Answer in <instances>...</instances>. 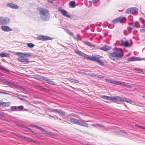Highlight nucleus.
Wrapping results in <instances>:
<instances>
[{
	"instance_id": "obj_1",
	"label": "nucleus",
	"mask_w": 145,
	"mask_h": 145,
	"mask_svg": "<svg viewBox=\"0 0 145 145\" xmlns=\"http://www.w3.org/2000/svg\"><path fill=\"white\" fill-rule=\"evenodd\" d=\"M123 54L124 52L121 48L115 47L113 52L108 54V56L111 60L115 61L122 58Z\"/></svg>"
},
{
	"instance_id": "obj_2",
	"label": "nucleus",
	"mask_w": 145,
	"mask_h": 145,
	"mask_svg": "<svg viewBox=\"0 0 145 145\" xmlns=\"http://www.w3.org/2000/svg\"><path fill=\"white\" fill-rule=\"evenodd\" d=\"M39 10L40 17L42 20L47 21L49 19L50 15L48 9L40 8Z\"/></svg>"
},
{
	"instance_id": "obj_3",
	"label": "nucleus",
	"mask_w": 145,
	"mask_h": 145,
	"mask_svg": "<svg viewBox=\"0 0 145 145\" xmlns=\"http://www.w3.org/2000/svg\"><path fill=\"white\" fill-rule=\"evenodd\" d=\"M105 80L108 82L112 84L121 85L128 88L131 87V86L130 85L126 84L125 83L123 82L117 80H114L111 79H105Z\"/></svg>"
},
{
	"instance_id": "obj_4",
	"label": "nucleus",
	"mask_w": 145,
	"mask_h": 145,
	"mask_svg": "<svg viewBox=\"0 0 145 145\" xmlns=\"http://www.w3.org/2000/svg\"><path fill=\"white\" fill-rule=\"evenodd\" d=\"M10 110L12 111H19L27 110V109H24V107L22 106H11Z\"/></svg>"
},
{
	"instance_id": "obj_5",
	"label": "nucleus",
	"mask_w": 145,
	"mask_h": 145,
	"mask_svg": "<svg viewBox=\"0 0 145 145\" xmlns=\"http://www.w3.org/2000/svg\"><path fill=\"white\" fill-rule=\"evenodd\" d=\"M101 97L105 99L112 101V102H114L115 101H117V96L111 97L106 95H102L101 96Z\"/></svg>"
},
{
	"instance_id": "obj_6",
	"label": "nucleus",
	"mask_w": 145,
	"mask_h": 145,
	"mask_svg": "<svg viewBox=\"0 0 145 145\" xmlns=\"http://www.w3.org/2000/svg\"><path fill=\"white\" fill-rule=\"evenodd\" d=\"M117 101L121 102H125L130 104H132L133 103V101L130 99L123 97H120L118 96H117Z\"/></svg>"
},
{
	"instance_id": "obj_7",
	"label": "nucleus",
	"mask_w": 145,
	"mask_h": 145,
	"mask_svg": "<svg viewBox=\"0 0 145 145\" xmlns=\"http://www.w3.org/2000/svg\"><path fill=\"white\" fill-rule=\"evenodd\" d=\"M38 78L40 79H42L44 80L47 83L49 84L52 85H55V83L53 81H51L50 79H48L47 77L44 76H38Z\"/></svg>"
},
{
	"instance_id": "obj_8",
	"label": "nucleus",
	"mask_w": 145,
	"mask_h": 145,
	"mask_svg": "<svg viewBox=\"0 0 145 145\" xmlns=\"http://www.w3.org/2000/svg\"><path fill=\"white\" fill-rule=\"evenodd\" d=\"M126 19L125 18L121 17L113 20L112 23L114 24H116L119 22L123 23L125 21Z\"/></svg>"
},
{
	"instance_id": "obj_9",
	"label": "nucleus",
	"mask_w": 145,
	"mask_h": 145,
	"mask_svg": "<svg viewBox=\"0 0 145 145\" xmlns=\"http://www.w3.org/2000/svg\"><path fill=\"white\" fill-rule=\"evenodd\" d=\"M138 10V9L137 8L133 7L127 9L126 11V12L127 13L134 14L137 12Z\"/></svg>"
},
{
	"instance_id": "obj_10",
	"label": "nucleus",
	"mask_w": 145,
	"mask_h": 145,
	"mask_svg": "<svg viewBox=\"0 0 145 145\" xmlns=\"http://www.w3.org/2000/svg\"><path fill=\"white\" fill-rule=\"evenodd\" d=\"M18 61L23 62L24 64L28 63L29 61V59L26 57L20 56L18 58Z\"/></svg>"
},
{
	"instance_id": "obj_11",
	"label": "nucleus",
	"mask_w": 145,
	"mask_h": 145,
	"mask_svg": "<svg viewBox=\"0 0 145 145\" xmlns=\"http://www.w3.org/2000/svg\"><path fill=\"white\" fill-rule=\"evenodd\" d=\"M6 5L11 8L16 9L18 8V6L17 5L13 4L12 2L7 3L6 4Z\"/></svg>"
},
{
	"instance_id": "obj_12",
	"label": "nucleus",
	"mask_w": 145,
	"mask_h": 145,
	"mask_svg": "<svg viewBox=\"0 0 145 145\" xmlns=\"http://www.w3.org/2000/svg\"><path fill=\"white\" fill-rule=\"evenodd\" d=\"M1 29L2 31L5 32H8L12 31V29L7 25H2L1 26Z\"/></svg>"
},
{
	"instance_id": "obj_13",
	"label": "nucleus",
	"mask_w": 145,
	"mask_h": 145,
	"mask_svg": "<svg viewBox=\"0 0 145 145\" xmlns=\"http://www.w3.org/2000/svg\"><path fill=\"white\" fill-rule=\"evenodd\" d=\"M10 22V20L8 18L2 16V25H7Z\"/></svg>"
},
{
	"instance_id": "obj_14",
	"label": "nucleus",
	"mask_w": 145,
	"mask_h": 145,
	"mask_svg": "<svg viewBox=\"0 0 145 145\" xmlns=\"http://www.w3.org/2000/svg\"><path fill=\"white\" fill-rule=\"evenodd\" d=\"M37 38L39 40H42L43 41L51 39V38L50 37L46 36H43L42 35L38 36L37 37Z\"/></svg>"
},
{
	"instance_id": "obj_15",
	"label": "nucleus",
	"mask_w": 145,
	"mask_h": 145,
	"mask_svg": "<svg viewBox=\"0 0 145 145\" xmlns=\"http://www.w3.org/2000/svg\"><path fill=\"white\" fill-rule=\"evenodd\" d=\"M58 10L62 14L63 16L70 18H71L70 16L67 14V12L66 10L63 9H59Z\"/></svg>"
},
{
	"instance_id": "obj_16",
	"label": "nucleus",
	"mask_w": 145,
	"mask_h": 145,
	"mask_svg": "<svg viewBox=\"0 0 145 145\" xmlns=\"http://www.w3.org/2000/svg\"><path fill=\"white\" fill-rule=\"evenodd\" d=\"M98 56H97L96 57H91L87 55V56H86V58L88 60H90L92 61H97L98 59V58H99Z\"/></svg>"
},
{
	"instance_id": "obj_17",
	"label": "nucleus",
	"mask_w": 145,
	"mask_h": 145,
	"mask_svg": "<svg viewBox=\"0 0 145 145\" xmlns=\"http://www.w3.org/2000/svg\"><path fill=\"white\" fill-rule=\"evenodd\" d=\"M10 105V102H4L0 101V106L5 107L9 106Z\"/></svg>"
},
{
	"instance_id": "obj_18",
	"label": "nucleus",
	"mask_w": 145,
	"mask_h": 145,
	"mask_svg": "<svg viewBox=\"0 0 145 145\" xmlns=\"http://www.w3.org/2000/svg\"><path fill=\"white\" fill-rule=\"evenodd\" d=\"M74 52L78 54L79 56H82V57H84V58H86V56H87V55L85 54V53L82 52H81L78 50H75Z\"/></svg>"
},
{
	"instance_id": "obj_19",
	"label": "nucleus",
	"mask_w": 145,
	"mask_h": 145,
	"mask_svg": "<svg viewBox=\"0 0 145 145\" xmlns=\"http://www.w3.org/2000/svg\"><path fill=\"white\" fill-rule=\"evenodd\" d=\"M141 22L142 25H141V27L143 28H145V20H142L141 21ZM140 31L141 32H145V29H140Z\"/></svg>"
},
{
	"instance_id": "obj_20",
	"label": "nucleus",
	"mask_w": 145,
	"mask_h": 145,
	"mask_svg": "<svg viewBox=\"0 0 145 145\" xmlns=\"http://www.w3.org/2000/svg\"><path fill=\"white\" fill-rule=\"evenodd\" d=\"M53 110L62 116H64L66 114L65 112H63L61 110H58L56 109H53Z\"/></svg>"
},
{
	"instance_id": "obj_21",
	"label": "nucleus",
	"mask_w": 145,
	"mask_h": 145,
	"mask_svg": "<svg viewBox=\"0 0 145 145\" xmlns=\"http://www.w3.org/2000/svg\"><path fill=\"white\" fill-rule=\"evenodd\" d=\"M78 122V125L83 126L86 127H88V125L87 123H85L82 121H80L79 120Z\"/></svg>"
},
{
	"instance_id": "obj_22",
	"label": "nucleus",
	"mask_w": 145,
	"mask_h": 145,
	"mask_svg": "<svg viewBox=\"0 0 145 145\" xmlns=\"http://www.w3.org/2000/svg\"><path fill=\"white\" fill-rule=\"evenodd\" d=\"M111 48V47L110 46H104L101 48V49L102 50L106 51L110 50Z\"/></svg>"
},
{
	"instance_id": "obj_23",
	"label": "nucleus",
	"mask_w": 145,
	"mask_h": 145,
	"mask_svg": "<svg viewBox=\"0 0 145 145\" xmlns=\"http://www.w3.org/2000/svg\"><path fill=\"white\" fill-rule=\"evenodd\" d=\"M121 44L120 45H130L129 43L127 40H122L120 42Z\"/></svg>"
},
{
	"instance_id": "obj_24",
	"label": "nucleus",
	"mask_w": 145,
	"mask_h": 145,
	"mask_svg": "<svg viewBox=\"0 0 145 145\" xmlns=\"http://www.w3.org/2000/svg\"><path fill=\"white\" fill-rule=\"evenodd\" d=\"M9 55L8 53L1 52L0 53V57H8Z\"/></svg>"
},
{
	"instance_id": "obj_25",
	"label": "nucleus",
	"mask_w": 145,
	"mask_h": 145,
	"mask_svg": "<svg viewBox=\"0 0 145 145\" xmlns=\"http://www.w3.org/2000/svg\"><path fill=\"white\" fill-rule=\"evenodd\" d=\"M70 120L71 122H72L74 124H77V125L79 122V120L74 118H70Z\"/></svg>"
},
{
	"instance_id": "obj_26",
	"label": "nucleus",
	"mask_w": 145,
	"mask_h": 145,
	"mask_svg": "<svg viewBox=\"0 0 145 145\" xmlns=\"http://www.w3.org/2000/svg\"><path fill=\"white\" fill-rule=\"evenodd\" d=\"M119 131H120V134L121 135L124 136H126L127 135V133L125 131L121 130H120Z\"/></svg>"
},
{
	"instance_id": "obj_27",
	"label": "nucleus",
	"mask_w": 145,
	"mask_h": 145,
	"mask_svg": "<svg viewBox=\"0 0 145 145\" xmlns=\"http://www.w3.org/2000/svg\"><path fill=\"white\" fill-rule=\"evenodd\" d=\"M17 136L18 137H19L22 139H26L28 140V139H29V138H28L26 137L22 136L19 134H18L17 135Z\"/></svg>"
},
{
	"instance_id": "obj_28",
	"label": "nucleus",
	"mask_w": 145,
	"mask_h": 145,
	"mask_svg": "<svg viewBox=\"0 0 145 145\" xmlns=\"http://www.w3.org/2000/svg\"><path fill=\"white\" fill-rule=\"evenodd\" d=\"M70 5L72 6V8L75 7L76 6L75 2L74 1H71L69 3Z\"/></svg>"
},
{
	"instance_id": "obj_29",
	"label": "nucleus",
	"mask_w": 145,
	"mask_h": 145,
	"mask_svg": "<svg viewBox=\"0 0 145 145\" xmlns=\"http://www.w3.org/2000/svg\"><path fill=\"white\" fill-rule=\"evenodd\" d=\"M135 57H130L128 58L127 60L129 61H135Z\"/></svg>"
},
{
	"instance_id": "obj_30",
	"label": "nucleus",
	"mask_w": 145,
	"mask_h": 145,
	"mask_svg": "<svg viewBox=\"0 0 145 145\" xmlns=\"http://www.w3.org/2000/svg\"><path fill=\"white\" fill-rule=\"evenodd\" d=\"M11 88H13L15 87H17L18 86L14 84L11 82H10L8 85Z\"/></svg>"
},
{
	"instance_id": "obj_31",
	"label": "nucleus",
	"mask_w": 145,
	"mask_h": 145,
	"mask_svg": "<svg viewBox=\"0 0 145 145\" xmlns=\"http://www.w3.org/2000/svg\"><path fill=\"white\" fill-rule=\"evenodd\" d=\"M38 88L41 91H45L46 89L44 88L43 87L40 86H37Z\"/></svg>"
},
{
	"instance_id": "obj_32",
	"label": "nucleus",
	"mask_w": 145,
	"mask_h": 145,
	"mask_svg": "<svg viewBox=\"0 0 145 145\" xmlns=\"http://www.w3.org/2000/svg\"><path fill=\"white\" fill-rule=\"evenodd\" d=\"M22 55L27 57H29L31 56V55L30 53H23Z\"/></svg>"
},
{
	"instance_id": "obj_33",
	"label": "nucleus",
	"mask_w": 145,
	"mask_h": 145,
	"mask_svg": "<svg viewBox=\"0 0 145 145\" xmlns=\"http://www.w3.org/2000/svg\"><path fill=\"white\" fill-rule=\"evenodd\" d=\"M24 128L25 130L27 131H31V132L32 130L30 128H28L26 127H24Z\"/></svg>"
},
{
	"instance_id": "obj_34",
	"label": "nucleus",
	"mask_w": 145,
	"mask_h": 145,
	"mask_svg": "<svg viewBox=\"0 0 145 145\" xmlns=\"http://www.w3.org/2000/svg\"><path fill=\"white\" fill-rule=\"evenodd\" d=\"M67 33L73 37V34L69 30L67 29L66 30Z\"/></svg>"
},
{
	"instance_id": "obj_35",
	"label": "nucleus",
	"mask_w": 145,
	"mask_h": 145,
	"mask_svg": "<svg viewBox=\"0 0 145 145\" xmlns=\"http://www.w3.org/2000/svg\"><path fill=\"white\" fill-rule=\"evenodd\" d=\"M38 129H39L41 131H42V132H44V133H47L46 132V131L45 130L43 129L42 128V127H40V126H39V128H38Z\"/></svg>"
},
{
	"instance_id": "obj_36",
	"label": "nucleus",
	"mask_w": 145,
	"mask_h": 145,
	"mask_svg": "<svg viewBox=\"0 0 145 145\" xmlns=\"http://www.w3.org/2000/svg\"><path fill=\"white\" fill-rule=\"evenodd\" d=\"M38 129H39L41 131H42V132H44V133H47L46 132V131L45 130L43 129L42 128V127H40V126H39V128H38Z\"/></svg>"
},
{
	"instance_id": "obj_37",
	"label": "nucleus",
	"mask_w": 145,
	"mask_h": 145,
	"mask_svg": "<svg viewBox=\"0 0 145 145\" xmlns=\"http://www.w3.org/2000/svg\"><path fill=\"white\" fill-rule=\"evenodd\" d=\"M134 70L136 71H140L142 72H144L143 70V69H140V68H135L134 69Z\"/></svg>"
},
{
	"instance_id": "obj_38",
	"label": "nucleus",
	"mask_w": 145,
	"mask_h": 145,
	"mask_svg": "<svg viewBox=\"0 0 145 145\" xmlns=\"http://www.w3.org/2000/svg\"><path fill=\"white\" fill-rule=\"evenodd\" d=\"M97 62L99 64L101 65H103L104 63L101 61L100 60H99L98 59L97 61Z\"/></svg>"
},
{
	"instance_id": "obj_39",
	"label": "nucleus",
	"mask_w": 145,
	"mask_h": 145,
	"mask_svg": "<svg viewBox=\"0 0 145 145\" xmlns=\"http://www.w3.org/2000/svg\"><path fill=\"white\" fill-rule=\"evenodd\" d=\"M135 58H135V61H139V60H145V59H141V58L140 57H135Z\"/></svg>"
},
{
	"instance_id": "obj_40",
	"label": "nucleus",
	"mask_w": 145,
	"mask_h": 145,
	"mask_svg": "<svg viewBox=\"0 0 145 145\" xmlns=\"http://www.w3.org/2000/svg\"><path fill=\"white\" fill-rule=\"evenodd\" d=\"M71 81L72 82H75L76 83H78L79 82V81L77 80L72 79H71Z\"/></svg>"
},
{
	"instance_id": "obj_41",
	"label": "nucleus",
	"mask_w": 145,
	"mask_h": 145,
	"mask_svg": "<svg viewBox=\"0 0 145 145\" xmlns=\"http://www.w3.org/2000/svg\"><path fill=\"white\" fill-rule=\"evenodd\" d=\"M0 69H1L3 70H4L6 71H7V72L9 71L8 70L6 69L5 68L1 66L0 65Z\"/></svg>"
},
{
	"instance_id": "obj_42",
	"label": "nucleus",
	"mask_w": 145,
	"mask_h": 145,
	"mask_svg": "<svg viewBox=\"0 0 145 145\" xmlns=\"http://www.w3.org/2000/svg\"><path fill=\"white\" fill-rule=\"evenodd\" d=\"M134 26L136 27H139V24L138 22H136L134 25Z\"/></svg>"
},
{
	"instance_id": "obj_43",
	"label": "nucleus",
	"mask_w": 145,
	"mask_h": 145,
	"mask_svg": "<svg viewBox=\"0 0 145 145\" xmlns=\"http://www.w3.org/2000/svg\"><path fill=\"white\" fill-rule=\"evenodd\" d=\"M92 1L94 3H97L99 2V0H92Z\"/></svg>"
},
{
	"instance_id": "obj_44",
	"label": "nucleus",
	"mask_w": 145,
	"mask_h": 145,
	"mask_svg": "<svg viewBox=\"0 0 145 145\" xmlns=\"http://www.w3.org/2000/svg\"><path fill=\"white\" fill-rule=\"evenodd\" d=\"M135 126L138 127L143 129H145V127H143L141 125H135Z\"/></svg>"
},
{
	"instance_id": "obj_45",
	"label": "nucleus",
	"mask_w": 145,
	"mask_h": 145,
	"mask_svg": "<svg viewBox=\"0 0 145 145\" xmlns=\"http://www.w3.org/2000/svg\"><path fill=\"white\" fill-rule=\"evenodd\" d=\"M84 44L86 45H93L92 44H90L88 42H84Z\"/></svg>"
},
{
	"instance_id": "obj_46",
	"label": "nucleus",
	"mask_w": 145,
	"mask_h": 145,
	"mask_svg": "<svg viewBox=\"0 0 145 145\" xmlns=\"http://www.w3.org/2000/svg\"><path fill=\"white\" fill-rule=\"evenodd\" d=\"M10 82H8L7 81H5L4 82V83L6 85H9V83Z\"/></svg>"
},
{
	"instance_id": "obj_47",
	"label": "nucleus",
	"mask_w": 145,
	"mask_h": 145,
	"mask_svg": "<svg viewBox=\"0 0 145 145\" xmlns=\"http://www.w3.org/2000/svg\"><path fill=\"white\" fill-rule=\"evenodd\" d=\"M76 37H77V40H81V38L80 37L79 35H77V36H76Z\"/></svg>"
},
{
	"instance_id": "obj_48",
	"label": "nucleus",
	"mask_w": 145,
	"mask_h": 145,
	"mask_svg": "<svg viewBox=\"0 0 145 145\" xmlns=\"http://www.w3.org/2000/svg\"><path fill=\"white\" fill-rule=\"evenodd\" d=\"M99 75L96 74H94L93 75V76L94 77L98 78Z\"/></svg>"
},
{
	"instance_id": "obj_49",
	"label": "nucleus",
	"mask_w": 145,
	"mask_h": 145,
	"mask_svg": "<svg viewBox=\"0 0 145 145\" xmlns=\"http://www.w3.org/2000/svg\"><path fill=\"white\" fill-rule=\"evenodd\" d=\"M22 53L21 52H16L15 54L19 56L20 54H22Z\"/></svg>"
},
{
	"instance_id": "obj_50",
	"label": "nucleus",
	"mask_w": 145,
	"mask_h": 145,
	"mask_svg": "<svg viewBox=\"0 0 145 145\" xmlns=\"http://www.w3.org/2000/svg\"><path fill=\"white\" fill-rule=\"evenodd\" d=\"M0 25H2V16H0Z\"/></svg>"
},
{
	"instance_id": "obj_51",
	"label": "nucleus",
	"mask_w": 145,
	"mask_h": 145,
	"mask_svg": "<svg viewBox=\"0 0 145 145\" xmlns=\"http://www.w3.org/2000/svg\"><path fill=\"white\" fill-rule=\"evenodd\" d=\"M98 125H99V124H93L91 125V126L96 127Z\"/></svg>"
},
{
	"instance_id": "obj_52",
	"label": "nucleus",
	"mask_w": 145,
	"mask_h": 145,
	"mask_svg": "<svg viewBox=\"0 0 145 145\" xmlns=\"http://www.w3.org/2000/svg\"><path fill=\"white\" fill-rule=\"evenodd\" d=\"M97 126H99L100 127H104V125H102L99 124V125H98Z\"/></svg>"
},
{
	"instance_id": "obj_53",
	"label": "nucleus",
	"mask_w": 145,
	"mask_h": 145,
	"mask_svg": "<svg viewBox=\"0 0 145 145\" xmlns=\"http://www.w3.org/2000/svg\"><path fill=\"white\" fill-rule=\"evenodd\" d=\"M27 45H34L32 43H28L27 44Z\"/></svg>"
},
{
	"instance_id": "obj_54",
	"label": "nucleus",
	"mask_w": 145,
	"mask_h": 145,
	"mask_svg": "<svg viewBox=\"0 0 145 145\" xmlns=\"http://www.w3.org/2000/svg\"><path fill=\"white\" fill-rule=\"evenodd\" d=\"M1 94H8V93L4 92H1Z\"/></svg>"
},
{
	"instance_id": "obj_55",
	"label": "nucleus",
	"mask_w": 145,
	"mask_h": 145,
	"mask_svg": "<svg viewBox=\"0 0 145 145\" xmlns=\"http://www.w3.org/2000/svg\"><path fill=\"white\" fill-rule=\"evenodd\" d=\"M34 127H36L37 129H38V128H39V126L38 125H35V126H34Z\"/></svg>"
},
{
	"instance_id": "obj_56",
	"label": "nucleus",
	"mask_w": 145,
	"mask_h": 145,
	"mask_svg": "<svg viewBox=\"0 0 145 145\" xmlns=\"http://www.w3.org/2000/svg\"><path fill=\"white\" fill-rule=\"evenodd\" d=\"M47 0L48 2H50V3H53V2L52 1L49 0Z\"/></svg>"
},
{
	"instance_id": "obj_57",
	"label": "nucleus",
	"mask_w": 145,
	"mask_h": 145,
	"mask_svg": "<svg viewBox=\"0 0 145 145\" xmlns=\"http://www.w3.org/2000/svg\"><path fill=\"white\" fill-rule=\"evenodd\" d=\"M103 78V76L101 75H99L98 78Z\"/></svg>"
},
{
	"instance_id": "obj_58",
	"label": "nucleus",
	"mask_w": 145,
	"mask_h": 145,
	"mask_svg": "<svg viewBox=\"0 0 145 145\" xmlns=\"http://www.w3.org/2000/svg\"><path fill=\"white\" fill-rule=\"evenodd\" d=\"M31 132H32V133H33V134L35 135L37 134V133L34 132L33 131H32Z\"/></svg>"
},
{
	"instance_id": "obj_59",
	"label": "nucleus",
	"mask_w": 145,
	"mask_h": 145,
	"mask_svg": "<svg viewBox=\"0 0 145 145\" xmlns=\"http://www.w3.org/2000/svg\"><path fill=\"white\" fill-rule=\"evenodd\" d=\"M73 38L75 40H77V37H74V36H73Z\"/></svg>"
},
{
	"instance_id": "obj_60",
	"label": "nucleus",
	"mask_w": 145,
	"mask_h": 145,
	"mask_svg": "<svg viewBox=\"0 0 145 145\" xmlns=\"http://www.w3.org/2000/svg\"><path fill=\"white\" fill-rule=\"evenodd\" d=\"M35 125H33V124H30V126H32V127H34V126H35Z\"/></svg>"
},
{
	"instance_id": "obj_61",
	"label": "nucleus",
	"mask_w": 145,
	"mask_h": 145,
	"mask_svg": "<svg viewBox=\"0 0 145 145\" xmlns=\"http://www.w3.org/2000/svg\"><path fill=\"white\" fill-rule=\"evenodd\" d=\"M142 98L144 99H145V96H144V95L142 96Z\"/></svg>"
},
{
	"instance_id": "obj_62",
	"label": "nucleus",
	"mask_w": 145,
	"mask_h": 145,
	"mask_svg": "<svg viewBox=\"0 0 145 145\" xmlns=\"http://www.w3.org/2000/svg\"><path fill=\"white\" fill-rule=\"evenodd\" d=\"M28 47H29L30 48H32L34 46H28Z\"/></svg>"
},
{
	"instance_id": "obj_63",
	"label": "nucleus",
	"mask_w": 145,
	"mask_h": 145,
	"mask_svg": "<svg viewBox=\"0 0 145 145\" xmlns=\"http://www.w3.org/2000/svg\"><path fill=\"white\" fill-rule=\"evenodd\" d=\"M46 132L47 133H46L47 134H48V133H50L48 131H46Z\"/></svg>"
},
{
	"instance_id": "obj_64",
	"label": "nucleus",
	"mask_w": 145,
	"mask_h": 145,
	"mask_svg": "<svg viewBox=\"0 0 145 145\" xmlns=\"http://www.w3.org/2000/svg\"><path fill=\"white\" fill-rule=\"evenodd\" d=\"M52 116H50V118H52Z\"/></svg>"
}]
</instances>
